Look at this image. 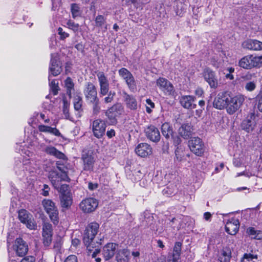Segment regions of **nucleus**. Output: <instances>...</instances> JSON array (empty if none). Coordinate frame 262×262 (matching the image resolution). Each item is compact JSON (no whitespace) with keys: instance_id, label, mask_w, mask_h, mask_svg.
<instances>
[{"instance_id":"f257e3e1","label":"nucleus","mask_w":262,"mask_h":262,"mask_svg":"<svg viewBox=\"0 0 262 262\" xmlns=\"http://www.w3.org/2000/svg\"><path fill=\"white\" fill-rule=\"evenodd\" d=\"M57 167L60 172L52 170L49 173V179L54 188L59 187L62 182H70V179L68 176L67 168L62 165L60 162H57Z\"/></svg>"},{"instance_id":"f03ea898","label":"nucleus","mask_w":262,"mask_h":262,"mask_svg":"<svg viewBox=\"0 0 262 262\" xmlns=\"http://www.w3.org/2000/svg\"><path fill=\"white\" fill-rule=\"evenodd\" d=\"M99 228V224L93 222L89 224L85 228L83 240L85 246L89 251H91V247H94V239L98 232Z\"/></svg>"},{"instance_id":"7ed1b4c3","label":"nucleus","mask_w":262,"mask_h":262,"mask_svg":"<svg viewBox=\"0 0 262 262\" xmlns=\"http://www.w3.org/2000/svg\"><path fill=\"white\" fill-rule=\"evenodd\" d=\"M162 135L167 139L169 138L171 136L173 140V144L177 148L175 150L176 158L178 161L179 160L180 156V151L179 145L180 144V138L179 135L176 136L172 133L171 128L170 127L169 123H165L162 124L161 127Z\"/></svg>"},{"instance_id":"20e7f679","label":"nucleus","mask_w":262,"mask_h":262,"mask_svg":"<svg viewBox=\"0 0 262 262\" xmlns=\"http://www.w3.org/2000/svg\"><path fill=\"white\" fill-rule=\"evenodd\" d=\"M244 101L245 97L243 95H238L233 96L230 93L226 107L227 112L229 114H234L241 107Z\"/></svg>"},{"instance_id":"39448f33","label":"nucleus","mask_w":262,"mask_h":262,"mask_svg":"<svg viewBox=\"0 0 262 262\" xmlns=\"http://www.w3.org/2000/svg\"><path fill=\"white\" fill-rule=\"evenodd\" d=\"M42 205L53 224L57 225L58 223V211L55 203L51 200L44 199Z\"/></svg>"},{"instance_id":"423d86ee","label":"nucleus","mask_w":262,"mask_h":262,"mask_svg":"<svg viewBox=\"0 0 262 262\" xmlns=\"http://www.w3.org/2000/svg\"><path fill=\"white\" fill-rule=\"evenodd\" d=\"M61 66L56 53L51 54L48 79L50 81L52 76L58 75L61 72Z\"/></svg>"},{"instance_id":"0eeeda50","label":"nucleus","mask_w":262,"mask_h":262,"mask_svg":"<svg viewBox=\"0 0 262 262\" xmlns=\"http://www.w3.org/2000/svg\"><path fill=\"white\" fill-rule=\"evenodd\" d=\"M18 219L21 223L26 225L30 230H35L37 225L34 220L33 216L25 209H21L18 211Z\"/></svg>"},{"instance_id":"6e6552de","label":"nucleus","mask_w":262,"mask_h":262,"mask_svg":"<svg viewBox=\"0 0 262 262\" xmlns=\"http://www.w3.org/2000/svg\"><path fill=\"white\" fill-rule=\"evenodd\" d=\"M119 76L125 80L128 89L132 92L137 89L136 82L133 74L126 68H122L118 71Z\"/></svg>"},{"instance_id":"1a4fd4ad","label":"nucleus","mask_w":262,"mask_h":262,"mask_svg":"<svg viewBox=\"0 0 262 262\" xmlns=\"http://www.w3.org/2000/svg\"><path fill=\"white\" fill-rule=\"evenodd\" d=\"M123 112V107L120 103H116L109 108L105 112V115L110 121L111 124L117 123V117Z\"/></svg>"},{"instance_id":"9d476101","label":"nucleus","mask_w":262,"mask_h":262,"mask_svg":"<svg viewBox=\"0 0 262 262\" xmlns=\"http://www.w3.org/2000/svg\"><path fill=\"white\" fill-rule=\"evenodd\" d=\"M188 146L192 152L198 156L204 152L205 147L202 140L198 137H193L188 142Z\"/></svg>"},{"instance_id":"9b49d317","label":"nucleus","mask_w":262,"mask_h":262,"mask_svg":"<svg viewBox=\"0 0 262 262\" xmlns=\"http://www.w3.org/2000/svg\"><path fill=\"white\" fill-rule=\"evenodd\" d=\"M98 206V201L94 198H87L83 200L79 204L80 209L84 213L94 211Z\"/></svg>"},{"instance_id":"f8f14e48","label":"nucleus","mask_w":262,"mask_h":262,"mask_svg":"<svg viewBox=\"0 0 262 262\" xmlns=\"http://www.w3.org/2000/svg\"><path fill=\"white\" fill-rule=\"evenodd\" d=\"M92 126L94 136L98 139L102 138L106 130L105 121L100 119H97L93 121Z\"/></svg>"},{"instance_id":"ddd939ff","label":"nucleus","mask_w":262,"mask_h":262,"mask_svg":"<svg viewBox=\"0 0 262 262\" xmlns=\"http://www.w3.org/2000/svg\"><path fill=\"white\" fill-rule=\"evenodd\" d=\"M203 77L205 81L211 89H216L219 86V82L215 73L212 70L206 68L202 73Z\"/></svg>"},{"instance_id":"4468645a","label":"nucleus","mask_w":262,"mask_h":262,"mask_svg":"<svg viewBox=\"0 0 262 262\" xmlns=\"http://www.w3.org/2000/svg\"><path fill=\"white\" fill-rule=\"evenodd\" d=\"M238 66L247 70L257 68L256 56L252 54L245 56L239 60Z\"/></svg>"},{"instance_id":"2eb2a0df","label":"nucleus","mask_w":262,"mask_h":262,"mask_svg":"<svg viewBox=\"0 0 262 262\" xmlns=\"http://www.w3.org/2000/svg\"><path fill=\"white\" fill-rule=\"evenodd\" d=\"M83 93L86 100L89 102H95L98 99L96 88L93 83L89 82L85 84Z\"/></svg>"},{"instance_id":"dca6fc26","label":"nucleus","mask_w":262,"mask_h":262,"mask_svg":"<svg viewBox=\"0 0 262 262\" xmlns=\"http://www.w3.org/2000/svg\"><path fill=\"white\" fill-rule=\"evenodd\" d=\"M229 94L230 93L227 91L219 93L214 100V107L219 110L226 108L228 98H229Z\"/></svg>"},{"instance_id":"f3484780","label":"nucleus","mask_w":262,"mask_h":262,"mask_svg":"<svg viewBox=\"0 0 262 262\" xmlns=\"http://www.w3.org/2000/svg\"><path fill=\"white\" fill-rule=\"evenodd\" d=\"M98 82L100 85V95L105 96L109 92V81L107 77L103 72H98L97 73Z\"/></svg>"},{"instance_id":"a211bd4d","label":"nucleus","mask_w":262,"mask_h":262,"mask_svg":"<svg viewBox=\"0 0 262 262\" xmlns=\"http://www.w3.org/2000/svg\"><path fill=\"white\" fill-rule=\"evenodd\" d=\"M53 229L51 224L49 223H44L42 226V240L45 246L50 245L52 240Z\"/></svg>"},{"instance_id":"6ab92c4d","label":"nucleus","mask_w":262,"mask_h":262,"mask_svg":"<svg viewBox=\"0 0 262 262\" xmlns=\"http://www.w3.org/2000/svg\"><path fill=\"white\" fill-rule=\"evenodd\" d=\"M157 85L165 95H174L173 86L166 79L159 78L157 80Z\"/></svg>"},{"instance_id":"aec40b11","label":"nucleus","mask_w":262,"mask_h":262,"mask_svg":"<svg viewBox=\"0 0 262 262\" xmlns=\"http://www.w3.org/2000/svg\"><path fill=\"white\" fill-rule=\"evenodd\" d=\"M13 249L16 254L20 257L25 255L28 251L26 243L20 238H16L13 246Z\"/></svg>"},{"instance_id":"412c9836","label":"nucleus","mask_w":262,"mask_h":262,"mask_svg":"<svg viewBox=\"0 0 262 262\" xmlns=\"http://www.w3.org/2000/svg\"><path fill=\"white\" fill-rule=\"evenodd\" d=\"M145 135L147 138L154 142L160 141L161 136L159 129L154 125H150L145 129Z\"/></svg>"},{"instance_id":"4be33fe9","label":"nucleus","mask_w":262,"mask_h":262,"mask_svg":"<svg viewBox=\"0 0 262 262\" xmlns=\"http://www.w3.org/2000/svg\"><path fill=\"white\" fill-rule=\"evenodd\" d=\"M242 46L244 49L249 50H262V42L256 39H247L242 43Z\"/></svg>"},{"instance_id":"5701e85b","label":"nucleus","mask_w":262,"mask_h":262,"mask_svg":"<svg viewBox=\"0 0 262 262\" xmlns=\"http://www.w3.org/2000/svg\"><path fill=\"white\" fill-rule=\"evenodd\" d=\"M136 153L141 157H146L152 154V148L146 143H141L135 148Z\"/></svg>"},{"instance_id":"b1692460","label":"nucleus","mask_w":262,"mask_h":262,"mask_svg":"<svg viewBox=\"0 0 262 262\" xmlns=\"http://www.w3.org/2000/svg\"><path fill=\"white\" fill-rule=\"evenodd\" d=\"M38 130L41 133L49 134L56 137L62 136L61 133L56 127V126L55 127H52L46 124H39L38 126Z\"/></svg>"},{"instance_id":"393cba45","label":"nucleus","mask_w":262,"mask_h":262,"mask_svg":"<svg viewBox=\"0 0 262 262\" xmlns=\"http://www.w3.org/2000/svg\"><path fill=\"white\" fill-rule=\"evenodd\" d=\"M118 245L111 243L107 244L103 248L102 254L105 260L111 258L115 254Z\"/></svg>"},{"instance_id":"a878e982","label":"nucleus","mask_w":262,"mask_h":262,"mask_svg":"<svg viewBox=\"0 0 262 262\" xmlns=\"http://www.w3.org/2000/svg\"><path fill=\"white\" fill-rule=\"evenodd\" d=\"M239 226L238 220L235 219H231L226 223L225 229L229 234L235 235L238 231Z\"/></svg>"},{"instance_id":"bb28decb","label":"nucleus","mask_w":262,"mask_h":262,"mask_svg":"<svg viewBox=\"0 0 262 262\" xmlns=\"http://www.w3.org/2000/svg\"><path fill=\"white\" fill-rule=\"evenodd\" d=\"M42 150L47 154L59 159H64L66 158V156L62 152L51 145L46 146L42 147Z\"/></svg>"},{"instance_id":"cd10ccee","label":"nucleus","mask_w":262,"mask_h":262,"mask_svg":"<svg viewBox=\"0 0 262 262\" xmlns=\"http://www.w3.org/2000/svg\"><path fill=\"white\" fill-rule=\"evenodd\" d=\"M106 17L103 15H97L94 19L95 27L101 28L102 31L105 32L108 29Z\"/></svg>"},{"instance_id":"c85d7f7f","label":"nucleus","mask_w":262,"mask_h":262,"mask_svg":"<svg viewBox=\"0 0 262 262\" xmlns=\"http://www.w3.org/2000/svg\"><path fill=\"white\" fill-rule=\"evenodd\" d=\"M82 159L84 165V170H92L94 163V160L93 156L85 153L82 155Z\"/></svg>"},{"instance_id":"c756f323","label":"nucleus","mask_w":262,"mask_h":262,"mask_svg":"<svg viewBox=\"0 0 262 262\" xmlns=\"http://www.w3.org/2000/svg\"><path fill=\"white\" fill-rule=\"evenodd\" d=\"M125 102L126 107L131 110H137L139 104L135 96L128 94H125Z\"/></svg>"},{"instance_id":"7c9ffc66","label":"nucleus","mask_w":262,"mask_h":262,"mask_svg":"<svg viewBox=\"0 0 262 262\" xmlns=\"http://www.w3.org/2000/svg\"><path fill=\"white\" fill-rule=\"evenodd\" d=\"M74 107L79 113L82 111V99L79 92L74 93L72 95Z\"/></svg>"},{"instance_id":"2f4dec72","label":"nucleus","mask_w":262,"mask_h":262,"mask_svg":"<svg viewBox=\"0 0 262 262\" xmlns=\"http://www.w3.org/2000/svg\"><path fill=\"white\" fill-rule=\"evenodd\" d=\"M64 87L66 89L67 94L70 98H72V95L76 92L74 89V83L70 77H68L64 81Z\"/></svg>"},{"instance_id":"473e14b6","label":"nucleus","mask_w":262,"mask_h":262,"mask_svg":"<svg viewBox=\"0 0 262 262\" xmlns=\"http://www.w3.org/2000/svg\"><path fill=\"white\" fill-rule=\"evenodd\" d=\"M33 117L36 119L40 124H49L51 123L49 117L44 113L35 112Z\"/></svg>"},{"instance_id":"72a5a7b5","label":"nucleus","mask_w":262,"mask_h":262,"mask_svg":"<svg viewBox=\"0 0 262 262\" xmlns=\"http://www.w3.org/2000/svg\"><path fill=\"white\" fill-rule=\"evenodd\" d=\"M180 258V242H176L173 247L171 258L168 260L167 262H179Z\"/></svg>"},{"instance_id":"f704fd0d","label":"nucleus","mask_w":262,"mask_h":262,"mask_svg":"<svg viewBox=\"0 0 262 262\" xmlns=\"http://www.w3.org/2000/svg\"><path fill=\"white\" fill-rule=\"evenodd\" d=\"M130 259V252L127 249H123L120 251L117 256L118 262H128Z\"/></svg>"},{"instance_id":"c9c22d12","label":"nucleus","mask_w":262,"mask_h":262,"mask_svg":"<svg viewBox=\"0 0 262 262\" xmlns=\"http://www.w3.org/2000/svg\"><path fill=\"white\" fill-rule=\"evenodd\" d=\"M231 257V251L228 248H224L222 251L221 255L220 256L221 262H229Z\"/></svg>"},{"instance_id":"e433bc0d","label":"nucleus","mask_w":262,"mask_h":262,"mask_svg":"<svg viewBox=\"0 0 262 262\" xmlns=\"http://www.w3.org/2000/svg\"><path fill=\"white\" fill-rule=\"evenodd\" d=\"M61 204L62 207L68 208L72 203V199L69 193L63 194L60 196Z\"/></svg>"},{"instance_id":"4c0bfd02","label":"nucleus","mask_w":262,"mask_h":262,"mask_svg":"<svg viewBox=\"0 0 262 262\" xmlns=\"http://www.w3.org/2000/svg\"><path fill=\"white\" fill-rule=\"evenodd\" d=\"M194 100L191 96H185L181 98V105L186 108H191L193 106Z\"/></svg>"},{"instance_id":"58836bf2","label":"nucleus","mask_w":262,"mask_h":262,"mask_svg":"<svg viewBox=\"0 0 262 262\" xmlns=\"http://www.w3.org/2000/svg\"><path fill=\"white\" fill-rule=\"evenodd\" d=\"M69 107L70 103L66 100H63V107L62 112L64 116V118L67 120H69L73 122L74 121L73 118L71 116L69 113Z\"/></svg>"},{"instance_id":"ea45409f","label":"nucleus","mask_w":262,"mask_h":262,"mask_svg":"<svg viewBox=\"0 0 262 262\" xmlns=\"http://www.w3.org/2000/svg\"><path fill=\"white\" fill-rule=\"evenodd\" d=\"M71 12L72 17L76 18L81 15L82 11L81 10L79 5L77 4H72L71 5Z\"/></svg>"},{"instance_id":"a19ab883","label":"nucleus","mask_w":262,"mask_h":262,"mask_svg":"<svg viewBox=\"0 0 262 262\" xmlns=\"http://www.w3.org/2000/svg\"><path fill=\"white\" fill-rule=\"evenodd\" d=\"M183 130L184 131L183 134L181 136H183L184 138H186L189 137L190 135H191V133L193 131V129L192 126L189 124H185L182 126Z\"/></svg>"},{"instance_id":"79ce46f5","label":"nucleus","mask_w":262,"mask_h":262,"mask_svg":"<svg viewBox=\"0 0 262 262\" xmlns=\"http://www.w3.org/2000/svg\"><path fill=\"white\" fill-rule=\"evenodd\" d=\"M49 82V85L51 90L53 92L54 95H57L58 93V91L59 90L58 83L57 81L55 79H52L51 78V80Z\"/></svg>"},{"instance_id":"37998d69","label":"nucleus","mask_w":262,"mask_h":262,"mask_svg":"<svg viewBox=\"0 0 262 262\" xmlns=\"http://www.w3.org/2000/svg\"><path fill=\"white\" fill-rule=\"evenodd\" d=\"M242 127L243 129L246 130L248 132H249L253 130V123L250 119H247L243 121Z\"/></svg>"},{"instance_id":"c03bdc74","label":"nucleus","mask_w":262,"mask_h":262,"mask_svg":"<svg viewBox=\"0 0 262 262\" xmlns=\"http://www.w3.org/2000/svg\"><path fill=\"white\" fill-rule=\"evenodd\" d=\"M247 232L250 235L253 236L252 237L253 238L257 239H260V238L262 236V233L259 231H256L252 227L249 228L247 230Z\"/></svg>"},{"instance_id":"a18cd8bd","label":"nucleus","mask_w":262,"mask_h":262,"mask_svg":"<svg viewBox=\"0 0 262 262\" xmlns=\"http://www.w3.org/2000/svg\"><path fill=\"white\" fill-rule=\"evenodd\" d=\"M32 163L30 161V160H26L25 161V163L23 164L24 168L25 169L26 171H28L30 173H33L35 172L37 168L38 167L37 166L36 167H31L30 165H31Z\"/></svg>"},{"instance_id":"49530a36","label":"nucleus","mask_w":262,"mask_h":262,"mask_svg":"<svg viewBox=\"0 0 262 262\" xmlns=\"http://www.w3.org/2000/svg\"><path fill=\"white\" fill-rule=\"evenodd\" d=\"M257 259V255L251 253H245L241 260V262H254L253 259Z\"/></svg>"},{"instance_id":"de8ad7c7","label":"nucleus","mask_w":262,"mask_h":262,"mask_svg":"<svg viewBox=\"0 0 262 262\" xmlns=\"http://www.w3.org/2000/svg\"><path fill=\"white\" fill-rule=\"evenodd\" d=\"M66 25H67V27L69 29L73 30L74 32H77L79 30V24L75 23V22H74L73 21H72L71 20H69L67 22Z\"/></svg>"},{"instance_id":"09e8293b","label":"nucleus","mask_w":262,"mask_h":262,"mask_svg":"<svg viewBox=\"0 0 262 262\" xmlns=\"http://www.w3.org/2000/svg\"><path fill=\"white\" fill-rule=\"evenodd\" d=\"M256 88V81H250L246 82L245 84V89L248 92H252Z\"/></svg>"},{"instance_id":"8fccbe9b","label":"nucleus","mask_w":262,"mask_h":262,"mask_svg":"<svg viewBox=\"0 0 262 262\" xmlns=\"http://www.w3.org/2000/svg\"><path fill=\"white\" fill-rule=\"evenodd\" d=\"M146 111L147 113L150 114L152 112V108L155 107V103L150 99L146 100Z\"/></svg>"},{"instance_id":"3c124183","label":"nucleus","mask_w":262,"mask_h":262,"mask_svg":"<svg viewBox=\"0 0 262 262\" xmlns=\"http://www.w3.org/2000/svg\"><path fill=\"white\" fill-rule=\"evenodd\" d=\"M56 190H57L59 192L61 193V195L63 194H67L68 193L67 191L68 190L69 186L67 184H62L61 183L59 184V187L58 188H54Z\"/></svg>"},{"instance_id":"603ef678","label":"nucleus","mask_w":262,"mask_h":262,"mask_svg":"<svg viewBox=\"0 0 262 262\" xmlns=\"http://www.w3.org/2000/svg\"><path fill=\"white\" fill-rule=\"evenodd\" d=\"M23 143H19L16 144V146L15 147L16 151L19 152L21 155L24 154L29 157L30 152L29 151H26L25 149L21 148L23 146Z\"/></svg>"},{"instance_id":"864d4df0","label":"nucleus","mask_w":262,"mask_h":262,"mask_svg":"<svg viewBox=\"0 0 262 262\" xmlns=\"http://www.w3.org/2000/svg\"><path fill=\"white\" fill-rule=\"evenodd\" d=\"M58 34L60 36V40H64L69 36V34L63 31V29L59 27L57 30Z\"/></svg>"},{"instance_id":"5fc2aeb1","label":"nucleus","mask_w":262,"mask_h":262,"mask_svg":"<svg viewBox=\"0 0 262 262\" xmlns=\"http://www.w3.org/2000/svg\"><path fill=\"white\" fill-rule=\"evenodd\" d=\"M115 94V92L110 91L107 93V96L104 98V102L106 103L111 102L113 100Z\"/></svg>"},{"instance_id":"6e6d98bb","label":"nucleus","mask_w":262,"mask_h":262,"mask_svg":"<svg viewBox=\"0 0 262 262\" xmlns=\"http://www.w3.org/2000/svg\"><path fill=\"white\" fill-rule=\"evenodd\" d=\"M91 103L93 104V113L95 114H98L100 110L99 99L97 101L96 100L95 102H91Z\"/></svg>"},{"instance_id":"4d7b16f0","label":"nucleus","mask_w":262,"mask_h":262,"mask_svg":"<svg viewBox=\"0 0 262 262\" xmlns=\"http://www.w3.org/2000/svg\"><path fill=\"white\" fill-rule=\"evenodd\" d=\"M98 184L97 183H92L89 182L88 183V188L91 191L96 190L98 188Z\"/></svg>"},{"instance_id":"13d9d810","label":"nucleus","mask_w":262,"mask_h":262,"mask_svg":"<svg viewBox=\"0 0 262 262\" xmlns=\"http://www.w3.org/2000/svg\"><path fill=\"white\" fill-rule=\"evenodd\" d=\"M49 190L50 188L49 186L47 184H44L43 186V188L42 189L41 194L44 196H47L49 195Z\"/></svg>"},{"instance_id":"bf43d9fd","label":"nucleus","mask_w":262,"mask_h":262,"mask_svg":"<svg viewBox=\"0 0 262 262\" xmlns=\"http://www.w3.org/2000/svg\"><path fill=\"white\" fill-rule=\"evenodd\" d=\"M64 262H77V257L74 255H69Z\"/></svg>"},{"instance_id":"052dcab7","label":"nucleus","mask_w":262,"mask_h":262,"mask_svg":"<svg viewBox=\"0 0 262 262\" xmlns=\"http://www.w3.org/2000/svg\"><path fill=\"white\" fill-rule=\"evenodd\" d=\"M35 258L33 256H26L23 258L20 262H35Z\"/></svg>"},{"instance_id":"680f3d73","label":"nucleus","mask_w":262,"mask_h":262,"mask_svg":"<svg viewBox=\"0 0 262 262\" xmlns=\"http://www.w3.org/2000/svg\"><path fill=\"white\" fill-rule=\"evenodd\" d=\"M106 136L108 138H112L115 136V132L114 129H111L106 132Z\"/></svg>"},{"instance_id":"e2e57ef3","label":"nucleus","mask_w":262,"mask_h":262,"mask_svg":"<svg viewBox=\"0 0 262 262\" xmlns=\"http://www.w3.org/2000/svg\"><path fill=\"white\" fill-rule=\"evenodd\" d=\"M257 68L262 67V55L256 56Z\"/></svg>"},{"instance_id":"0e129e2a","label":"nucleus","mask_w":262,"mask_h":262,"mask_svg":"<svg viewBox=\"0 0 262 262\" xmlns=\"http://www.w3.org/2000/svg\"><path fill=\"white\" fill-rule=\"evenodd\" d=\"M195 94L199 97H201L204 94V91L202 89L198 88L195 91Z\"/></svg>"},{"instance_id":"69168bd1","label":"nucleus","mask_w":262,"mask_h":262,"mask_svg":"<svg viewBox=\"0 0 262 262\" xmlns=\"http://www.w3.org/2000/svg\"><path fill=\"white\" fill-rule=\"evenodd\" d=\"M211 216V214L209 212H206L204 213V218L206 221H209Z\"/></svg>"},{"instance_id":"338daca9","label":"nucleus","mask_w":262,"mask_h":262,"mask_svg":"<svg viewBox=\"0 0 262 262\" xmlns=\"http://www.w3.org/2000/svg\"><path fill=\"white\" fill-rule=\"evenodd\" d=\"M157 246L160 248H162L163 249V248H164L165 246L163 244V242L160 240V239H159L157 241Z\"/></svg>"},{"instance_id":"774afa93","label":"nucleus","mask_w":262,"mask_h":262,"mask_svg":"<svg viewBox=\"0 0 262 262\" xmlns=\"http://www.w3.org/2000/svg\"><path fill=\"white\" fill-rule=\"evenodd\" d=\"M100 252V250L96 249L95 251L92 254V257L93 258L97 257V255Z\"/></svg>"}]
</instances>
